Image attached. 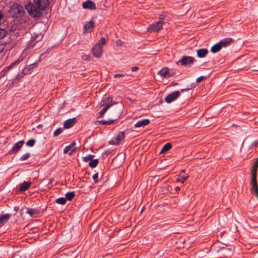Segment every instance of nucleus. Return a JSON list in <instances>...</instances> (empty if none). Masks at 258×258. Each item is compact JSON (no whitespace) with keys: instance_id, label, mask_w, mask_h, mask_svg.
Listing matches in <instances>:
<instances>
[{"instance_id":"f257e3e1","label":"nucleus","mask_w":258,"mask_h":258,"mask_svg":"<svg viewBox=\"0 0 258 258\" xmlns=\"http://www.w3.org/2000/svg\"><path fill=\"white\" fill-rule=\"evenodd\" d=\"M33 4L29 3L25 7L29 15L33 18H39L41 12L45 10L49 5L48 0H33Z\"/></svg>"},{"instance_id":"f03ea898","label":"nucleus","mask_w":258,"mask_h":258,"mask_svg":"<svg viewBox=\"0 0 258 258\" xmlns=\"http://www.w3.org/2000/svg\"><path fill=\"white\" fill-rule=\"evenodd\" d=\"M106 43V39L102 37L92 49L93 54L96 57H100L102 54V47Z\"/></svg>"},{"instance_id":"7ed1b4c3","label":"nucleus","mask_w":258,"mask_h":258,"mask_svg":"<svg viewBox=\"0 0 258 258\" xmlns=\"http://www.w3.org/2000/svg\"><path fill=\"white\" fill-rule=\"evenodd\" d=\"M35 42L34 41L29 42V43L28 44V45H27V47L26 48V49L25 50H24L22 55H26L27 50L30 48H32L35 45ZM24 56H24L23 57H21L20 58L18 59L16 61L12 63L9 67L5 68L4 70V71L7 72L10 69H11L14 66L19 64L24 59Z\"/></svg>"},{"instance_id":"20e7f679","label":"nucleus","mask_w":258,"mask_h":258,"mask_svg":"<svg viewBox=\"0 0 258 258\" xmlns=\"http://www.w3.org/2000/svg\"><path fill=\"white\" fill-rule=\"evenodd\" d=\"M9 12L12 16L19 17L23 15L24 9L23 7L18 4H14L11 7Z\"/></svg>"},{"instance_id":"39448f33","label":"nucleus","mask_w":258,"mask_h":258,"mask_svg":"<svg viewBox=\"0 0 258 258\" xmlns=\"http://www.w3.org/2000/svg\"><path fill=\"white\" fill-rule=\"evenodd\" d=\"M164 18L161 16L160 21L150 25L148 29V31L150 32H157L162 29Z\"/></svg>"},{"instance_id":"423d86ee","label":"nucleus","mask_w":258,"mask_h":258,"mask_svg":"<svg viewBox=\"0 0 258 258\" xmlns=\"http://www.w3.org/2000/svg\"><path fill=\"white\" fill-rule=\"evenodd\" d=\"M180 95V91H176L168 95L165 99V101L170 103L175 100Z\"/></svg>"},{"instance_id":"0eeeda50","label":"nucleus","mask_w":258,"mask_h":258,"mask_svg":"<svg viewBox=\"0 0 258 258\" xmlns=\"http://www.w3.org/2000/svg\"><path fill=\"white\" fill-rule=\"evenodd\" d=\"M124 138V134L123 132H119L115 135L114 138L109 141L111 145H117Z\"/></svg>"},{"instance_id":"6e6552de","label":"nucleus","mask_w":258,"mask_h":258,"mask_svg":"<svg viewBox=\"0 0 258 258\" xmlns=\"http://www.w3.org/2000/svg\"><path fill=\"white\" fill-rule=\"evenodd\" d=\"M256 172L255 171L254 172H253L252 173V178L251 180V191L255 192L257 191H258V188H257V185L256 180Z\"/></svg>"},{"instance_id":"1a4fd4ad","label":"nucleus","mask_w":258,"mask_h":258,"mask_svg":"<svg viewBox=\"0 0 258 258\" xmlns=\"http://www.w3.org/2000/svg\"><path fill=\"white\" fill-rule=\"evenodd\" d=\"M158 74L162 79L169 78L172 76L170 73L168 68L166 67L162 68L158 72Z\"/></svg>"},{"instance_id":"9d476101","label":"nucleus","mask_w":258,"mask_h":258,"mask_svg":"<svg viewBox=\"0 0 258 258\" xmlns=\"http://www.w3.org/2000/svg\"><path fill=\"white\" fill-rule=\"evenodd\" d=\"M75 145L76 143L73 142L69 146H67L63 150L64 153H68L70 155H71L76 150Z\"/></svg>"},{"instance_id":"9b49d317","label":"nucleus","mask_w":258,"mask_h":258,"mask_svg":"<svg viewBox=\"0 0 258 258\" xmlns=\"http://www.w3.org/2000/svg\"><path fill=\"white\" fill-rule=\"evenodd\" d=\"M194 58L191 56H183L180 59L178 62H180L183 66L191 64L193 62Z\"/></svg>"},{"instance_id":"f8f14e48","label":"nucleus","mask_w":258,"mask_h":258,"mask_svg":"<svg viewBox=\"0 0 258 258\" xmlns=\"http://www.w3.org/2000/svg\"><path fill=\"white\" fill-rule=\"evenodd\" d=\"M112 98L111 97H108L105 98L103 100H102L100 102V106L101 107H105L107 106V105H109V107H110L113 103H112Z\"/></svg>"},{"instance_id":"ddd939ff","label":"nucleus","mask_w":258,"mask_h":258,"mask_svg":"<svg viewBox=\"0 0 258 258\" xmlns=\"http://www.w3.org/2000/svg\"><path fill=\"white\" fill-rule=\"evenodd\" d=\"M95 23L93 21L87 22L84 26V33L90 32L93 29Z\"/></svg>"},{"instance_id":"4468645a","label":"nucleus","mask_w":258,"mask_h":258,"mask_svg":"<svg viewBox=\"0 0 258 258\" xmlns=\"http://www.w3.org/2000/svg\"><path fill=\"white\" fill-rule=\"evenodd\" d=\"M83 7L84 9H89L90 10L96 9L95 3L90 0L84 2L83 4Z\"/></svg>"},{"instance_id":"2eb2a0df","label":"nucleus","mask_w":258,"mask_h":258,"mask_svg":"<svg viewBox=\"0 0 258 258\" xmlns=\"http://www.w3.org/2000/svg\"><path fill=\"white\" fill-rule=\"evenodd\" d=\"M150 121L149 119H144L137 121L135 124V127L138 128L140 127H144L150 123Z\"/></svg>"},{"instance_id":"dca6fc26","label":"nucleus","mask_w":258,"mask_h":258,"mask_svg":"<svg viewBox=\"0 0 258 258\" xmlns=\"http://www.w3.org/2000/svg\"><path fill=\"white\" fill-rule=\"evenodd\" d=\"M232 42V39L230 38H226L221 40L219 42L222 47H225L231 44Z\"/></svg>"},{"instance_id":"f3484780","label":"nucleus","mask_w":258,"mask_h":258,"mask_svg":"<svg viewBox=\"0 0 258 258\" xmlns=\"http://www.w3.org/2000/svg\"><path fill=\"white\" fill-rule=\"evenodd\" d=\"M76 122V118H73L67 120L64 123V127L65 128H69L72 127Z\"/></svg>"},{"instance_id":"a211bd4d","label":"nucleus","mask_w":258,"mask_h":258,"mask_svg":"<svg viewBox=\"0 0 258 258\" xmlns=\"http://www.w3.org/2000/svg\"><path fill=\"white\" fill-rule=\"evenodd\" d=\"M24 142L23 141H20L17 143H16L13 147L12 149V151L13 153L17 152L22 147L23 145L24 144Z\"/></svg>"},{"instance_id":"6ab92c4d","label":"nucleus","mask_w":258,"mask_h":258,"mask_svg":"<svg viewBox=\"0 0 258 258\" xmlns=\"http://www.w3.org/2000/svg\"><path fill=\"white\" fill-rule=\"evenodd\" d=\"M208 52L207 49L203 48L197 50V56L200 58H203L206 56Z\"/></svg>"},{"instance_id":"aec40b11","label":"nucleus","mask_w":258,"mask_h":258,"mask_svg":"<svg viewBox=\"0 0 258 258\" xmlns=\"http://www.w3.org/2000/svg\"><path fill=\"white\" fill-rule=\"evenodd\" d=\"M31 184V182L25 181L19 186V189L20 191H25L27 190Z\"/></svg>"},{"instance_id":"412c9836","label":"nucleus","mask_w":258,"mask_h":258,"mask_svg":"<svg viewBox=\"0 0 258 258\" xmlns=\"http://www.w3.org/2000/svg\"><path fill=\"white\" fill-rule=\"evenodd\" d=\"M26 213L32 217H36L39 214V212L37 210L31 208H27Z\"/></svg>"},{"instance_id":"4be33fe9","label":"nucleus","mask_w":258,"mask_h":258,"mask_svg":"<svg viewBox=\"0 0 258 258\" xmlns=\"http://www.w3.org/2000/svg\"><path fill=\"white\" fill-rule=\"evenodd\" d=\"M222 48L221 46L219 44V42H218L217 43L214 45L211 48V51L213 53H216L220 51L221 49Z\"/></svg>"},{"instance_id":"5701e85b","label":"nucleus","mask_w":258,"mask_h":258,"mask_svg":"<svg viewBox=\"0 0 258 258\" xmlns=\"http://www.w3.org/2000/svg\"><path fill=\"white\" fill-rule=\"evenodd\" d=\"M10 215L8 214H5L0 217V225L5 223L9 219Z\"/></svg>"},{"instance_id":"b1692460","label":"nucleus","mask_w":258,"mask_h":258,"mask_svg":"<svg viewBox=\"0 0 258 258\" xmlns=\"http://www.w3.org/2000/svg\"><path fill=\"white\" fill-rule=\"evenodd\" d=\"M188 175L187 174H180L179 175V177H178L176 180L178 182H180L182 183H183L185 180L187 179L188 178Z\"/></svg>"},{"instance_id":"393cba45","label":"nucleus","mask_w":258,"mask_h":258,"mask_svg":"<svg viewBox=\"0 0 258 258\" xmlns=\"http://www.w3.org/2000/svg\"><path fill=\"white\" fill-rule=\"evenodd\" d=\"M172 147V145L170 143H167L162 148L161 152H160V153H163V152H166L168 150H169Z\"/></svg>"},{"instance_id":"a878e982","label":"nucleus","mask_w":258,"mask_h":258,"mask_svg":"<svg viewBox=\"0 0 258 258\" xmlns=\"http://www.w3.org/2000/svg\"><path fill=\"white\" fill-rule=\"evenodd\" d=\"M107 106L104 107L99 112V117H103L106 111L109 108V105H107Z\"/></svg>"},{"instance_id":"bb28decb","label":"nucleus","mask_w":258,"mask_h":258,"mask_svg":"<svg viewBox=\"0 0 258 258\" xmlns=\"http://www.w3.org/2000/svg\"><path fill=\"white\" fill-rule=\"evenodd\" d=\"M98 164V159H92L89 162V166L92 168H94L97 166Z\"/></svg>"},{"instance_id":"cd10ccee","label":"nucleus","mask_w":258,"mask_h":258,"mask_svg":"<svg viewBox=\"0 0 258 258\" xmlns=\"http://www.w3.org/2000/svg\"><path fill=\"white\" fill-rule=\"evenodd\" d=\"M75 196V194L74 192H69L66 194V200L68 199L69 201H71Z\"/></svg>"},{"instance_id":"c85d7f7f","label":"nucleus","mask_w":258,"mask_h":258,"mask_svg":"<svg viewBox=\"0 0 258 258\" xmlns=\"http://www.w3.org/2000/svg\"><path fill=\"white\" fill-rule=\"evenodd\" d=\"M66 198H59L56 200V203L60 205H63L66 203Z\"/></svg>"},{"instance_id":"c756f323","label":"nucleus","mask_w":258,"mask_h":258,"mask_svg":"<svg viewBox=\"0 0 258 258\" xmlns=\"http://www.w3.org/2000/svg\"><path fill=\"white\" fill-rule=\"evenodd\" d=\"M7 34V31L4 29L0 28V39L5 37Z\"/></svg>"},{"instance_id":"7c9ffc66","label":"nucleus","mask_w":258,"mask_h":258,"mask_svg":"<svg viewBox=\"0 0 258 258\" xmlns=\"http://www.w3.org/2000/svg\"><path fill=\"white\" fill-rule=\"evenodd\" d=\"M114 119H112V120H100L99 121V123L100 124H110L111 123H112L113 121H114Z\"/></svg>"},{"instance_id":"2f4dec72","label":"nucleus","mask_w":258,"mask_h":258,"mask_svg":"<svg viewBox=\"0 0 258 258\" xmlns=\"http://www.w3.org/2000/svg\"><path fill=\"white\" fill-rule=\"evenodd\" d=\"M94 157V155H88L87 156L83 157V160L85 162H87L89 161H91L93 159V158Z\"/></svg>"},{"instance_id":"473e14b6","label":"nucleus","mask_w":258,"mask_h":258,"mask_svg":"<svg viewBox=\"0 0 258 258\" xmlns=\"http://www.w3.org/2000/svg\"><path fill=\"white\" fill-rule=\"evenodd\" d=\"M35 142L36 141L34 139H30L26 143V145L29 147H33Z\"/></svg>"},{"instance_id":"72a5a7b5","label":"nucleus","mask_w":258,"mask_h":258,"mask_svg":"<svg viewBox=\"0 0 258 258\" xmlns=\"http://www.w3.org/2000/svg\"><path fill=\"white\" fill-rule=\"evenodd\" d=\"M62 132V129L61 128H59L57 130H56L53 133V136L54 137H57L60 134H61Z\"/></svg>"},{"instance_id":"f704fd0d","label":"nucleus","mask_w":258,"mask_h":258,"mask_svg":"<svg viewBox=\"0 0 258 258\" xmlns=\"http://www.w3.org/2000/svg\"><path fill=\"white\" fill-rule=\"evenodd\" d=\"M30 157V154L29 153H27L24 155H23L21 158L20 159L21 161H24L28 159Z\"/></svg>"},{"instance_id":"c9c22d12","label":"nucleus","mask_w":258,"mask_h":258,"mask_svg":"<svg viewBox=\"0 0 258 258\" xmlns=\"http://www.w3.org/2000/svg\"><path fill=\"white\" fill-rule=\"evenodd\" d=\"M25 76V74L22 72L21 74L17 75L16 78L15 80V82L19 81L21 79H22Z\"/></svg>"},{"instance_id":"e433bc0d","label":"nucleus","mask_w":258,"mask_h":258,"mask_svg":"<svg viewBox=\"0 0 258 258\" xmlns=\"http://www.w3.org/2000/svg\"><path fill=\"white\" fill-rule=\"evenodd\" d=\"M257 166H258V158H256V161L254 163V164L253 165V169L252 170V173L253 172H254L255 171L256 172V168H257Z\"/></svg>"},{"instance_id":"4c0bfd02","label":"nucleus","mask_w":258,"mask_h":258,"mask_svg":"<svg viewBox=\"0 0 258 258\" xmlns=\"http://www.w3.org/2000/svg\"><path fill=\"white\" fill-rule=\"evenodd\" d=\"M98 177V173H96L93 175V179L95 180V182L97 181V178Z\"/></svg>"},{"instance_id":"58836bf2","label":"nucleus","mask_w":258,"mask_h":258,"mask_svg":"<svg viewBox=\"0 0 258 258\" xmlns=\"http://www.w3.org/2000/svg\"><path fill=\"white\" fill-rule=\"evenodd\" d=\"M4 18L3 14L2 11L0 10V24L2 23Z\"/></svg>"},{"instance_id":"ea45409f","label":"nucleus","mask_w":258,"mask_h":258,"mask_svg":"<svg viewBox=\"0 0 258 258\" xmlns=\"http://www.w3.org/2000/svg\"><path fill=\"white\" fill-rule=\"evenodd\" d=\"M204 76H201L197 78V82L198 83H199V82H201L204 79Z\"/></svg>"},{"instance_id":"a19ab883","label":"nucleus","mask_w":258,"mask_h":258,"mask_svg":"<svg viewBox=\"0 0 258 258\" xmlns=\"http://www.w3.org/2000/svg\"><path fill=\"white\" fill-rule=\"evenodd\" d=\"M123 75L122 74H116L114 75V77L115 78L120 77H123Z\"/></svg>"},{"instance_id":"79ce46f5","label":"nucleus","mask_w":258,"mask_h":258,"mask_svg":"<svg viewBox=\"0 0 258 258\" xmlns=\"http://www.w3.org/2000/svg\"><path fill=\"white\" fill-rule=\"evenodd\" d=\"M139 69V68L137 67H134L132 68V71L133 72H135V71H137Z\"/></svg>"},{"instance_id":"37998d69","label":"nucleus","mask_w":258,"mask_h":258,"mask_svg":"<svg viewBox=\"0 0 258 258\" xmlns=\"http://www.w3.org/2000/svg\"><path fill=\"white\" fill-rule=\"evenodd\" d=\"M35 63L31 64H30V65H29V66H28V70H30V69H32V68H32V66H33V65H35Z\"/></svg>"},{"instance_id":"c03bdc74","label":"nucleus","mask_w":258,"mask_h":258,"mask_svg":"<svg viewBox=\"0 0 258 258\" xmlns=\"http://www.w3.org/2000/svg\"><path fill=\"white\" fill-rule=\"evenodd\" d=\"M257 144H258V141H254V142L252 143V145H253V146H256Z\"/></svg>"},{"instance_id":"a18cd8bd","label":"nucleus","mask_w":258,"mask_h":258,"mask_svg":"<svg viewBox=\"0 0 258 258\" xmlns=\"http://www.w3.org/2000/svg\"><path fill=\"white\" fill-rule=\"evenodd\" d=\"M254 193L255 194L256 197L258 199V190Z\"/></svg>"},{"instance_id":"49530a36","label":"nucleus","mask_w":258,"mask_h":258,"mask_svg":"<svg viewBox=\"0 0 258 258\" xmlns=\"http://www.w3.org/2000/svg\"><path fill=\"white\" fill-rule=\"evenodd\" d=\"M179 189H180L179 187H178V186L176 187H175V189L176 191L179 190Z\"/></svg>"},{"instance_id":"de8ad7c7","label":"nucleus","mask_w":258,"mask_h":258,"mask_svg":"<svg viewBox=\"0 0 258 258\" xmlns=\"http://www.w3.org/2000/svg\"><path fill=\"white\" fill-rule=\"evenodd\" d=\"M185 90H186L185 89H181V91H182V92H183V91H185Z\"/></svg>"}]
</instances>
